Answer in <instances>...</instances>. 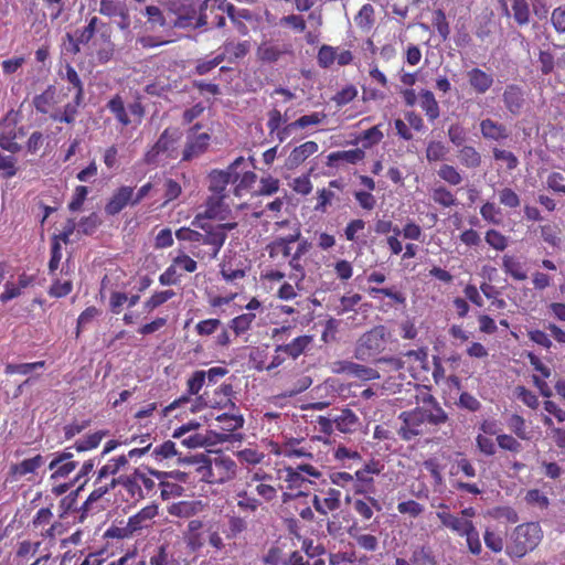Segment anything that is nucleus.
I'll return each mask as SVG.
<instances>
[{
    "mask_svg": "<svg viewBox=\"0 0 565 565\" xmlns=\"http://www.w3.org/2000/svg\"><path fill=\"white\" fill-rule=\"evenodd\" d=\"M281 501L286 510H294L305 521H313L315 514L310 507L308 492H282Z\"/></svg>",
    "mask_w": 565,
    "mask_h": 565,
    "instance_id": "nucleus-15",
    "label": "nucleus"
},
{
    "mask_svg": "<svg viewBox=\"0 0 565 565\" xmlns=\"http://www.w3.org/2000/svg\"><path fill=\"white\" fill-rule=\"evenodd\" d=\"M200 462L198 470L202 480L207 483H224L232 480L236 475V462L228 456L216 455L213 458L202 456Z\"/></svg>",
    "mask_w": 565,
    "mask_h": 565,
    "instance_id": "nucleus-7",
    "label": "nucleus"
},
{
    "mask_svg": "<svg viewBox=\"0 0 565 565\" xmlns=\"http://www.w3.org/2000/svg\"><path fill=\"white\" fill-rule=\"evenodd\" d=\"M65 78L71 87H68V90L74 89L75 96H76V103L84 100V86L83 82L76 72V70L71 65L66 64L65 66V75L63 76Z\"/></svg>",
    "mask_w": 565,
    "mask_h": 565,
    "instance_id": "nucleus-53",
    "label": "nucleus"
},
{
    "mask_svg": "<svg viewBox=\"0 0 565 565\" xmlns=\"http://www.w3.org/2000/svg\"><path fill=\"white\" fill-rule=\"evenodd\" d=\"M447 135L449 141L457 148L465 146L468 139L467 130L460 124H451L448 127Z\"/></svg>",
    "mask_w": 565,
    "mask_h": 565,
    "instance_id": "nucleus-63",
    "label": "nucleus"
},
{
    "mask_svg": "<svg viewBox=\"0 0 565 565\" xmlns=\"http://www.w3.org/2000/svg\"><path fill=\"white\" fill-rule=\"evenodd\" d=\"M44 463V458L36 455L32 458L22 460L21 462L10 466L9 476L13 480H18L26 475L34 473Z\"/></svg>",
    "mask_w": 565,
    "mask_h": 565,
    "instance_id": "nucleus-33",
    "label": "nucleus"
},
{
    "mask_svg": "<svg viewBox=\"0 0 565 565\" xmlns=\"http://www.w3.org/2000/svg\"><path fill=\"white\" fill-rule=\"evenodd\" d=\"M440 509H444V510L438 511L436 513L438 520L445 527L449 529L450 531L455 532L458 535L461 534V532L465 530V527L471 521V520L461 519V518L446 511L448 509V507L446 504H440Z\"/></svg>",
    "mask_w": 565,
    "mask_h": 565,
    "instance_id": "nucleus-38",
    "label": "nucleus"
},
{
    "mask_svg": "<svg viewBox=\"0 0 565 565\" xmlns=\"http://www.w3.org/2000/svg\"><path fill=\"white\" fill-rule=\"evenodd\" d=\"M437 174L444 182L452 186L459 185L463 181L460 171L456 167L448 163L441 164L437 171Z\"/></svg>",
    "mask_w": 565,
    "mask_h": 565,
    "instance_id": "nucleus-56",
    "label": "nucleus"
},
{
    "mask_svg": "<svg viewBox=\"0 0 565 565\" xmlns=\"http://www.w3.org/2000/svg\"><path fill=\"white\" fill-rule=\"evenodd\" d=\"M106 108L122 127L132 122L140 125L145 117V106L139 98L126 107L121 95L116 94L107 102Z\"/></svg>",
    "mask_w": 565,
    "mask_h": 565,
    "instance_id": "nucleus-9",
    "label": "nucleus"
},
{
    "mask_svg": "<svg viewBox=\"0 0 565 565\" xmlns=\"http://www.w3.org/2000/svg\"><path fill=\"white\" fill-rule=\"evenodd\" d=\"M419 106L425 113L428 121L434 122L437 120L440 116V108L433 92L428 89H422L419 92Z\"/></svg>",
    "mask_w": 565,
    "mask_h": 565,
    "instance_id": "nucleus-40",
    "label": "nucleus"
},
{
    "mask_svg": "<svg viewBox=\"0 0 565 565\" xmlns=\"http://www.w3.org/2000/svg\"><path fill=\"white\" fill-rule=\"evenodd\" d=\"M245 164L244 157L236 158L226 170H213L210 173V191L212 194L225 195L226 186L232 183L235 169Z\"/></svg>",
    "mask_w": 565,
    "mask_h": 565,
    "instance_id": "nucleus-17",
    "label": "nucleus"
},
{
    "mask_svg": "<svg viewBox=\"0 0 565 565\" xmlns=\"http://www.w3.org/2000/svg\"><path fill=\"white\" fill-rule=\"evenodd\" d=\"M158 515V507L150 504L142 508L136 514L128 519V524L134 533H140L142 530H148L153 525V519Z\"/></svg>",
    "mask_w": 565,
    "mask_h": 565,
    "instance_id": "nucleus-23",
    "label": "nucleus"
},
{
    "mask_svg": "<svg viewBox=\"0 0 565 565\" xmlns=\"http://www.w3.org/2000/svg\"><path fill=\"white\" fill-rule=\"evenodd\" d=\"M95 58L98 64L108 63L115 53V44L111 41V28L110 25H102L100 38L94 42Z\"/></svg>",
    "mask_w": 565,
    "mask_h": 565,
    "instance_id": "nucleus-22",
    "label": "nucleus"
},
{
    "mask_svg": "<svg viewBox=\"0 0 565 565\" xmlns=\"http://www.w3.org/2000/svg\"><path fill=\"white\" fill-rule=\"evenodd\" d=\"M191 227H180L175 231V237L179 242H184L183 247L188 249L193 257L201 260H213L217 257L224 246L227 233L236 228V222L214 223L202 221L201 216H194Z\"/></svg>",
    "mask_w": 565,
    "mask_h": 565,
    "instance_id": "nucleus-1",
    "label": "nucleus"
},
{
    "mask_svg": "<svg viewBox=\"0 0 565 565\" xmlns=\"http://www.w3.org/2000/svg\"><path fill=\"white\" fill-rule=\"evenodd\" d=\"M115 481L116 487L121 486L126 490L131 501L138 502L146 497V493L142 487H140L135 472L129 476H120L119 478H115Z\"/></svg>",
    "mask_w": 565,
    "mask_h": 565,
    "instance_id": "nucleus-36",
    "label": "nucleus"
},
{
    "mask_svg": "<svg viewBox=\"0 0 565 565\" xmlns=\"http://www.w3.org/2000/svg\"><path fill=\"white\" fill-rule=\"evenodd\" d=\"M186 392L162 409V415L168 416L177 408H188L191 413H198L207 406L206 399L199 393L206 385L203 370L194 371L186 380Z\"/></svg>",
    "mask_w": 565,
    "mask_h": 565,
    "instance_id": "nucleus-4",
    "label": "nucleus"
},
{
    "mask_svg": "<svg viewBox=\"0 0 565 565\" xmlns=\"http://www.w3.org/2000/svg\"><path fill=\"white\" fill-rule=\"evenodd\" d=\"M313 340V335L301 334L288 343L278 344V351L285 352L288 359L295 361L312 347Z\"/></svg>",
    "mask_w": 565,
    "mask_h": 565,
    "instance_id": "nucleus-24",
    "label": "nucleus"
},
{
    "mask_svg": "<svg viewBox=\"0 0 565 565\" xmlns=\"http://www.w3.org/2000/svg\"><path fill=\"white\" fill-rule=\"evenodd\" d=\"M179 139L177 129L166 128L159 136L156 143L145 153L147 164H156L161 154L168 153L173 149Z\"/></svg>",
    "mask_w": 565,
    "mask_h": 565,
    "instance_id": "nucleus-16",
    "label": "nucleus"
},
{
    "mask_svg": "<svg viewBox=\"0 0 565 565\" xmlns=\"http://www.w3.org/2000/svg\"><path fill=\"white\" fill-rule=\"evenodd\" d=\"M335 429L343 434H351L358 430L360 419L350 408H344L334 418Z\"/></svg>",
    "mask_w": 565,
    "mask_h": 565,
    "instance_id": "nucleus-41",
    "label": "nucleus"
},
{
    "mask_svg": "<svg viewBox=\"0 0 565 565\" xmlns=\"http://www.w3.org/2000/svg\"><path fill=\"white\" fill-rule=\"evenodd\" d=\"M391 341V332L383 324H379L367 330L356 341L354 348V358L356 360L367 362L371 360L382 361L376 359L383 353Z\"/></svg>",
    "mask_w": 565,
    "mask_h": 565,
    "instance_id": "nucleus-6",
    "label": "nucleus"
},
{
    "mask_svg": "<svg viewBox=\"0 0 565 565\" xmlns=\"http://www.w3.org/2000/svg\"><path fill=\"white\" fill-rule=\"evenodd\" d=\"M77 467V462H66L53 458L49 463V469L52 471L51 480H57L68 477Z\"/></svg>",
    "mask_w": 565,
    "mask_h": 565,
    "instance_id": "nucleus-54",
    "label": "nucleus"
},
{
    "mask_svg": "<svg viewBox=\"0 0 565 565\" xmlns=\"http://www.w3.org/2000/svg\"><path fill=\"white\" fill-rule=\"evenodd\" d=\"M345 502L352 504L354 512L362 518V520L369 521L373 518L374 512L382 510L381 502L372 497L371 494L365 495H345Z\"/></svg>",
    "mask_w": 565,
    "mask_h": 565,
    "instance_id": "nucleus-20",
    "label": "nucleus"
},
{
    "mask_svg": "<svg viewBox=\"0 0 565 565\" xmlns=\"http://www.w3.org/2000/svg\"><path fill=\"white\" fill-rule=\"evenodd\" d=\"M149 565H181V561L174 556L172 546L164 542L154 546L148 554Z\"/></svg>",
    "mask_w": 565,
    "mask_h": 565,
    "instance_id": "nucleus-27",
    "label": "nucleus"
},
{
    "mask_svg": "<svg viewBox=\"0 0 565 565\" xmlns=\"http://www.w3.org/2000/svg\"><path fill=\"white\" fill-rule=\"evenodd\" d=\"M335 57L337 49L331 45L323 44L318 51L317 62L321 68H329L334 63Z\"/></svg>",
    "mask_w": 565,
    "mask_h": 565,
    "instance_id": "nucleus-64",
    "label": "nucleus"
},
{
    "mask_svg": "<svg viewBox=\"0 0 565 565\" xmlns=\"http://www.w3.org/2000/svg\"><path fill=\"white\" fill-rule=\"evenodd\" d=\"M319 149V146L316 141H306L300 146L294 148L287 158V167L289 169L297 168L302 162H305L310 156L316 153Z\"/></svg>",
    "mask_w": 565,
    "mask_h": 565,
    "instance_id": "nucleus-32",
    "label": "nucleus"
},
{
    "mask_svg": "<svg viewBox=\"0 0 565 565\" xmlns=\"http://www.w3.org/2000/svg\"><path fill=\"white\" fill-rule=\"evenodd\" d=\"M502 100L507 110L516 116L521 113L524 105V93L522 88L515 84H510L504 88Z\"/></svg>",
    "mask_w": 565,
    "mask_h": 565,
    "instance_id": "nucleus-31",
    "label": "nucleus"
},
{
    "mask_svg": "<svg viewBox=\"0 0 565 565\" xmlns=\"http://www.w3.org/2000/svg\"><path fill=\"white\" fill-rule=\"evenodd\" d=\"M127 206H136L132 198V186L120 185L111 193L104 211L108 216L118 215Z\"/></svg>",
    "mask_w": 565,
    "mask_h": 565,
    "instance_id": "nucleus-18",
    "label": "nucleus"
},
{
    "mask_svg": "<svg viewBox=\"0 0 565 565\" xmlns=\"http://www.w3.org/2000/svg\"><path fill=\"white\" fill-rule=\"evenodd\" d=\"M204 504L201 501H180L168 508L170 515L189 519L203 511Z\"/></svg>",
    "mask_w": 565,
    "mask_h": 565,
    "instance_id": "nucleus-35",
    "label": "nucleus"
},
{
    "mask_svg": "<svg viewBox=\"0 0 565 565\" xmlns=\"http://www.w3.org/2000/svg\"><path fill=\"white\" fill-rule=\"evenodd\" d=\"M299 238H301V231L297 227L294 233L270 241L265 247L269 259L277 265H284L294 254L291 253V244L298 242Z\"/></svg>",
    "mask_w": 565,
    "mask_h": 565,
    "instance_id": "nucleus-11",
    "label": "nucleus"
},
{
    "mask_svg": "<svg viewBox=\"0 0 565 565\" xmlns=\"http://www.w3.org/2000/svg\"><path fill=\"white\" fill-rule=\"evenodd\" d=\"M364 151L360 148L334 151L328 156V163L333 164L339 161H344L351 164H355L359 161H361L364 158Z\"/></svg>",
    "mask_w": 565,
    "mask_h": 565,
    "instance_id": "nucleus-50",
    "label": "nucleus"
},
{
    "mask_svg": "<svg viewBox=\"0 0 565 565\" xmlns=\"http://www.w3.org/2000/svg\"><path fill=\"white\" fill-rule=\"evenodd\" d=\"M311 248V243L302 238L298 241L297 248L295 253L292 254L291 258L288 260L289 267L295 271V274L290 275V279H295L296 285L298 286V282H302V280L306 277V270L302 264L300 263L301 257L309 252Z\"/></svg>",
    "mask_w": 565,
    "mask_h": 565,
    "instance_id": "nucleus-25",
    "label": "nucleus"
},
{
    "mask_svg": "<svg viewBox=\"0 0 565 565\" xmlns=\"http://www.w3.org/2000/svg\"><path fill=\"white\" fill-rule=\"evenodd\" d=\"M213 0H204L198 6L196 0H171L170 11L175 15L174 25L178 28H202L209 24L206 13Z\"/></svg>",
    "mask_w": 565,
    "mask_h": 565,
    "instance_id": "nucleus-5",
    "label": "nucleus"
},
{
    "mask_svg": "<svg viewBox=\"0 0 565 565\" xmlns=\"http://www.w3.org/2000/svg\"><path fill=\"white\" fill-rule=\"evenodd\" d=\"M55 89L49 86L42 94L33 98L35 109L42 114H46L54 102Z\"/></svg>",
    "mask_w": 565,
    "mask_h": 565,
    "instance_id": "nucleus-59",
    "label": "nucleus"
},
{
    "mask_svg": "<svg viewBox=\"0 0 565 565\" xmlns=\"http://www.w3.org/2000/svg\"><path fill=\"white\" fill-rule=\"evenodd\" d=\"M448 148L441 141H429L426 148V159L428 162H437L445 160Z\"/></svg>",
    "mask_w": 565,
    "mask_h": 565,
    "instance_id": "nucleus-60",
    "label": "nucleus"
},
{
    "mask_svg": "<svg viewBox=\"0 0 565 565\" xmlns=\"http://www.w3.org/2000/svg\"><path fill=\"white\" fill-rule=\"evenodd\" d=\"M222 393L226 398V403L224 406L230 404L232 411H236L235 413H223L218 416H216V422L220 424L218 427L223 431L222 433V440H226L231 434L244 425V417L238 413L235 404L230 399V396L233 393V386L231 384H222L216 393Z\"/></svg>",
    "mask_w": 565,
    "mask_h": 565,
    "instance_id": "nucleus-10",
    "label": "nucleus"
},
{
    "mask_svg": "<svg viewBox=\"0 0 565 565\" xmlns=\"http://www.w3.org/2000/svg\"><path fill=\"white\" fill-rule=\"evenodd\" d=\"M507 425L509 429L516 436V438L522 440H529L531 438L527 429L525 419L519 414H512Z\"/></svg>",
    "mask_w": 565,
    "mask_h": 565,
    "instance_id": "nucleus-57",
    "label": "nucleus"
},
{
    "mask_svg": "<svg viewBox=\"0 0 565 565\" xmlns=\"http://www.w3.org/2000/svg\"><path fill=\"white\" fill-rule=\"evenodd\" d=\"M543 539L539 522H526L516 525L509 536L505 552L510 557L521 558L537 547Z\"/></svg>",
    "mask_w": 565,
    "mask_h": 565,
    "instance_id": "nucleus-3",
    "label": "nucleus"
},
{
    "mask_svg": "<svg viewBox=\"0 0 565 565\" xmlns=\"http://www.w3.org/2000/svg\"><path fill=\"white\" fill-rule=\"evenodd\" d=\"M375 492L374 478L358 469L354 472V495H367Z\"/></svg>",
    "mask_w": 565,
    "mask_h": 565,
    "instance_id": "nucleus-47",
    "label": "nucleus"
},
{
    "mask_svg": "<svg viewBox=\"0 0 565 565\" xmlns=\"http://www.w3.org/2000/svg\"><path fill=\"white\" fill-rule=\"evenodd\" d=\"M24 135L23 128H10L0 131V148L10 152L17 153L21 150V146L17 142L19 137Z\"/></svg>",
    "mask_w": 565,
    "mask_h": 565,
    "instance_id": "nucleus-45",
    "label": "nucleus"
},
{
    "mask_svg": "<svg viewBox=\"0 0 565 565\" xmlns=\"http://www.w3.org/2000/svg\"><path fill=\"white\" fill-rule=\"evenodd\" d=\"M502 269L507 275L511 276L514 280L522 281L527 278L524 264L515 256L504 255L502 257Z\"/></svg>",
    "mask_w": 565,
    "mask_h": 565,
    "instance_id": "nucleus-43",
    "label": "nucleus"
},
{
    "mask_svg": "<svg viewBox=\"0 0 565 565\" xmlns=\"http://www.w3.org/2000/svg\"><path fill=\"white\" fill-rule=\"evenodd\" d=\"M467 78L470 87L479 95L486 94L494 83L492 74L479 67H473L468 71Z\"/></svg>",
    "mask_w": 565,
    "mask_h": 565,
    "instance_id": "nucleus-30",
    "label": "nucleus"
},
{
    "mask_svg": "<svg viewBox=\"0 0 565 565\" xmlns=\"http://www.w3.org/2000/svg\"><path fill=\"white\" fill-rule=\"evenodd\" d=\"M291 53V45L273 42H264L257 49V57L264 63H276L282 55Z\"/></svg>",
    "mask_w": 565,
    "mask_h": 565,
    "instance_id": "nucleus-28",
    "label": "nucleus"
},
{
    "mask_svg": "<svg viewBox=\"0 0 565 565\" xmlns=\"http://www.w3.org/2000/svg\"><path fill=\"white\" fill-rule=\"evenodd\" d=\"M430 198L437 205L449 209L457 205L456 195L445 185H437L431 189Z\"/></svg>",
    "mask_w": 565,
    "mask_h": 565,
    "instance_id": "nucleus-48",
    "label": "nucleus"
},
{
    "mask_svg": "<svg viewBox=\"0 0 565 565\" xmlns=\"http://www.w3.org/2000/svg\"><path fill=\"white\" fill-rule=\"evenodd\" d=\"M281 477L288 492H300L307 489L308 484H315L313 479H320L322 472L310 463H300L296 467L287 466L280 469Z\"/></svg>",
    "mask_w": 565,
    "mask_h": 565,
    "instance_id": "nucleus-8",
    "label": "nucleus"
},
{
    "mask_svg": "<svg viewBox=\"0 0 565 565\" xmlns=\"http://www.w3.org/2000/svg\"><path fill=\"white\" fill-rule=\"evenodd\" d=\"M480 132L486 140L503 141L510 137V131L504 124L486 118L480 121Z\"/></svg>",
    "mask_w": 565,
    "mask_h": 565,
    "instance_id": "nucleus-29",
    "label": "nucleus"
},
{
    "mask_svg": "<svg viewBox=\"0 0 565 565\" xmlns=\"http://www.w3.org/2000/svg\"><path fill=\"white\" fill-rule=\"evenodd\" d=\"M102 25H109L108 23L103 22L97 17H92L88 20L87 25H85L82 29H77L74 33V35L78 39L79 43H83V45L88 44L94 35L98 33V39L100 38V28Z\"/></svg>",
    "mask_w": 565,
    "mask_h": 565,
    "instance_id": "nucleus-44",
    "label": "nucleus"
},
{
    "mask_svg": "<svg viewBox=\"0 0 565 565\" xmlns=\"http://www.w3.org/2000/svg\"><path fill=\"white\" fill-rule=\"evenodd\" d=\"M338 372L345 373L362 381L380 379V373L377 370L363 364H359L352 361H341L338 363Z\"/></svg>",
    "mask_w": 565,
    "mask_h": 565,
    "instance_id": "nucleus-26",
    "label": "nucleus"
},
{
    "mask_svg": "<svg viewBox=\"0 0 565 565\" xmlns=\"http://www.w3.org/2000/svg\"><path fill=\"white\" fill-rule=\"evenodd\" d=\"M513 18L519 25L530 21V7L526 0H512Z\"/></svg>",
    "mask_w": 565,
    "mask_h": 565,
    "instance_id": "nucleus-61",
    "label": "nucleus"
},
{
    "mask_svg": "<svg viewBox=\"0 0 565 565\" xmlns=\"http://www.w3.org/2000/svg\"><path fill=\"white\" fill-rule=\"evenodd\" d=\"M94 490L89 493L87 499L79 507L81 515L78 516V521L83 522L89 514H94L99 512L103 509V505L99 504L100 499L108 493L110 490L116 488L115 478H110L108 481H102V483H97L96 479L94 480Z\"/></svg>",
    "mask_w": 565,
    "mask_h": 565,
    "instance_id": "nucleus-12",
    "label": "nucleus"
},
{
    "mask_svg": "<svg viewBox=\"0 0 565 565\" xmlns=\"http://www.w3.org/2000/svg\"><path fill=\"white\" fill-rule=\"evenodd\" d=\"M99 13L108 18H119L117 25L120 30L130 28L129 9L124 0H100Z\"/></svg>",
    "mask_w": 565,
    "mask_h": 565,
    "instance_id": "nucleus-19",
    "label": "nucleus"
},
{
    "mask_svg": "<svg viewBox=\"0 0 565 565\" xmlns=\"http://www.w3.org/2000/svg\"><path fill=\"white\" fill-rule=\"evenodd\" d=\"M255 318L256 316L253 312L242 313L228 322V328L235 333L236 337H239L252 328Z\"/></svg>",
    "mask_w": 565,
    "mask_h": 565,
    "instance_id": "nucleus-52",
    "label": "nucleus"
},
{
    "mask_svg": "<svg viewBox=\"0 0 565 565\" xmlns=\"http://www.w3.org/2000/svg\"><path fill=\"white\" fill-rule=\"evenodd\" d=\"M174 296L175 292L172 289L156 291L149 299L143 302V309L150 313L166 303L168 300L172 299Z\"/></svg>",
    "mask_w": 565,
    "mask_h": 565,
    "instance_id": "nucleus-55",
    "label": "nucleus"
},
{
    "mask_svg": "<svg viewBox=\"0 0 565 565\" xmlns=\"http://www.w3.org/2000/svg\"><path fill=\"white\" fill-rule=\"evenodd\" d=\"M236 175H233L232 183L234 186V195L235 196H242L244 193L249 191L254 183L256 182L257 175L255 172L250 170H241V167L238 169H235Z\"/></svg>",
    "mask_w": 565,
    "mask_h": 565,
    "instance_id": "nucleus-34",
    "label": "nucleus"
},
{
    "mask_svg": "<svg viewBox=\"0 0 565 565\" xmlns=\"http://www.w3.org/2000/svg\"><path fill=\"white\" fill-rule=\"evenodd\" d=\"M276 456L285 458H307L312 459V446L305 438H286L281 444L276 445L273 449Z\"/></svg>",
    "mask_w": 565,
    "mask_h": 565,
    "instance_id": "nucleus-13",
    "label": "nucleus"
},
{
    "mask_svg": "<svg viewBox=\"0 0 565 565\" xmlns=\"http://www.w3.org/2000/svg\"><path fill=\"white\" fill-rule=\"evenodd\" d=\"M466 539L468 551L475 555L479 556L482 552V544L480 541L479 532L476 529L472 521L465 527V530L459 535Z\"/></svg>",
    "mask_w": 565,
    "mask_h": 565,
    "instance_id": "nucleus-49",
    "label": "nucleus"
},
{
    "mask_svg": "<svg viewBox=\"0 0 565 565\" xmlns=\"http://www.w3.org/2000/svg\"><path fill=\"white\" fill-rule=\"evenodd\" d=\"M354 20L361 30L370 31L374 24V8L372 4L362 6Z\"/></svg>",
    "mask_w": 565,
    "mask_h": 565,
    "instance_id": "nucleus-58",
    "label": "nucleus"
},
{
    "mask_svg": "<svg viewBox=\"0 0 565 565\" xmlns=\"http://www.w3.org/2000/svg\"><path fill=\"white\" fill-rule=\"evenodd\" d=\"M128 465L127 456L120 455L118 457L111 458L102 466L96 472V482L102 483L103 480H107L124 469Z\"/></svg>",
    "mask_w": 565,
    "mask_h": 565,
    "instance_id": "nucleus-37",
    "label": "nucleus"
},
{
    "mask_svg": "<svg viewBox=\"0 0 565 565\" xmlns=\"http://www.w3.org/2000/svg\"><path fill=\"white\" fill-rule=\"evenodd\" d=\"M224 199L225 195H210L205 202L204 212L198 213L195 216H201L202 221H224L230 213V207L227 204H225Z\"/></svg>",
    "mask_w": 565,
    "mask_h": 565,
    "instance_id": "nucleus-21",
    "label": "nucleus"
},
{
    "mask_svg": "<svg viewBox=\"0 0 565 565\" xmlns=\"http://www.w3.org/2000/svg\"><path fill=\"white\" fill-rule=\"evenodd\" d=\"M108 435L107 430H98L85 436L83 439L77 440L73 448L76 451L83 452L97 448L102 440Z\"/></svg>",
    "mask_w": 565,
    "mask_h": 565,
    "instance_id": "nucleus-51",
    "label": "nucleus"
},
{
    "mask_svg": "<svg viewBox=\"0 0 565 565\" xmlns=\"http://www.w3.org/2000/svg\"><path fill=\"white\" fill-rule=\"evenodd\" d=\"M483 541L487 548L495 554L501 553L504 548L503 537L489 527L483 532Z\"/></svg>",
    "mask_w": 565,
    "mask_h": 565,
    "instance_id": "nucleus-62",
    "label": "nucleus"
},
{
    "mask_svg": "<svg viewBox=\"0 0 565 565\" xmlns=\"http://www.w3.org/2000/svg\"><path fill=\"white\" fill-rule=\"evenodd\" d=\"M87 483V479H85L76 490L71 491L67 495L61 499L58 504L60 518L64 519L70 515L72 512H77L78 516L81 515L79 507H78V494L79 491Z\"/></svg>",
    "mask_w": 565,
    "mask_h": 565,
    "instance_id": "nucleus-42",
    "label": "nucleus"
},
{
    "mask_svg": "<svg viewBox=\"0 0 565 565\" xmlns=\"http://www.w3.org/2000/svg\"><path fill=\"white\" fill-rule=\"evenodd\" d=\"M200 124H195L186 137V142L182 151V161H191L207 150L211 136L207 132H198Z\"/></svg>",
    "mask_w": 565,
    "mask_h": 565,
    "instance_id": "nucleus-14",
    "label": "nucleus"
},
{
    "mask_svg": "<svg viewBox=\"0 0 565 565\" xmlns=\"http://www.w3.org/2000/svg\"><path fill=\"white\" fill-rule=\"evenodd\" d=\"M402 422L397 429L398 437L412 441L428 431L427 426H440L448 420V415L433 395L424 399L423 406L404 411L398 415Z\"/></svg>",
    "mask_w": 565,
    "mask_h": 565,
    "instance_id": "nucleus-2",
    "label": "nucleus"
},
{
    "mask_svg": "<svg viewBox=\"0 0 565 565\" xmlns=\"http://www.w3.org/2000/svg\"><path fill=\"white\" fill-rule=\"evenodd\" d=\"M332 189L342 191L344 189V183L342 182L341 179H334L329 182L328 189L323 188V189L318 190V192H317L318 203L315 206L316 211L326 212L327 206L331 205L333 199L335 198V193L332 191Z\"/></svg>",
    "mask_w": 565,
    "mask_h": 565,
    "instance_id": "nucleus-39",
    "label": "nucleus"
},
{
    "mask_svg": "<svg viewBox=\"0 0 565 565\" xmlns=\"http://www.w3.org/2000/svg\"><path fill=\"white\" fill-rule=\"evenodd\" d=\"M458 159L467 169H477L481 166V153L473 146H462L458 149Z\"/></svg>",
    "mask_w": 565,
    "mask_h": 565,
    "instance_id": "nucleus-46",
    "label": "nucleus"
}]
</instances>
